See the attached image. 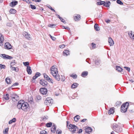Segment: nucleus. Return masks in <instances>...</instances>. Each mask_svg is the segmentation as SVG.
Wrapping results in <instances>:
<instances>
[{
    "label": "nucleus",
    "instance_id": "nucleus-63",
    "mask_svg": "<svg viewBox=\"0 0 134 134\" xmlns=\"http://www.w3.org/2000/svg\"><path fill=\"white\" fill-rule=\"evenodd\" d=\"M10 68H11V69L12 70H15L16 68L15 67L12 66V67H10Z\"/></svg>",
    "mask_w": 134,
    "mask_h": 134
},
{
    "label": "nucleus",
    "instance_id": "nucleus-33",
    "mask_svg": "<svg viewBox=\"0 0 134 134\" xmlns=\"http://www.w3.org/2000/svg\"><path fill=\"white\" fill-rule=\"evenodd\" d=\"M5 81L8 84H10L11 83L10 79V78L7 77L5 79Z\"/></svg>",
    "mask_w": 134,
    "mask_h": 134
},
{
    "label": "nucleus",
    "instance_id": "nucleus-37",
    "mask_svg": "<svg viewBox=\"0 0 134 134\" xmlns=\"http://www.w3.org/2000/svg\"><path fill=\"white\" fill-rule=\"evenodd\" d=\"M3 98L5 100H8L9 99V94H7L5 95H4L3 97Z\"/></svg>",
    "mask_w": 134,
    "mask_h": 134
},
{
    "label": "nucleus",
    "instance_id": "nucleus-3",
    "mask_svg": "<svg viewBox=\"0 0 134 134\" xmlns=\"http://www.w3.org/2000/svg\"><path fill=\"white\" fill-rule=\"evenodd\" d=\"M69 130L72 133L75 132L77 129V127L74 125L70 124L68 127Z\"/></svg>",
    "mask_w": 134,
    "mask_h": 134
},
{
    "label": "nucleus",
    "instance_id": "nucleus-5",
    "mask_svg": "<svg viewBox=\"0 0 134 134\" xmlns=\"http://www.w3.org/2000/svg\"><path fill=\"white\" fill-rule=\"evenodd\" d=\"M51 73L56 80L58 81H60V76L58 74H57V72H51Z\"/></svg>",
    "mask_w": 134,
    "mask_h": 134
},
{
    "label": "nucleus",
    "instance_id": "nucleus-7",
    "mask_svg": "<svg viewBox=\"0 0 134 134\" xmlns=\"http://www.w3.org/2000/svg\"><path fill=\"white\" fill-rule=\"evenodd\" d=\"M5 48L6 49L9 50L12 48V46L9 42H6L5 43L4 45Z\"/></svg>",
    "mask_w": 134,
    "mask_h": 134
},
{
    "label": "nucleus",
    "instance_id": "nucleus-9",
    "mask_svg": "<svg viewBox=\"0 0 134 134\" xmlns=\"http://www.w3.org/2000/svg\"><path fill=\"white\" fill-rule=\"evenodd\" d=\"M40 83L43 86L45 87H46L48 85V83L44 80H41Z\"/></svg>",
    "mask_w": 134,
    "mask_h": 134
},
{
    "label": "nucleus",
    "instance_id": "nucleus-16",
    "mask_svg": "<svg viewBox=\"0 0 134 134\" xmlns=\"http://www.w3.org/2000/svg\"><path fill=\"white\" fill-rule=\"evenodd\" d=\"M26 71L30 75L31 74L32 71L30 66H27L26 68Z\"/></svg>",
    "mask_w": 134,
    "mask_h": 134
},
{
    "label": "nucleus",
    "instance_id": "nucleus-34",
    "mask_svg": "<svg viewBox=\"0 0 134 134\" xmlns=\"http://www.w3.org/2000/svg\"><path fill=\"white\" fill-rule=\"evenodd\" d=\"M110 3L109 1H108V2L106 3L104 2V4L103 6H105L107 7H109L110 5Z\"/></svg>",
    "mask_w": 134,
    "mask_h": 134
},
{
    "label": "nucleus",
    "instance_id": "nucleus-1",
    "mask_svg": "<svg viewBox=\"0 0 134 134\" xmlns=\"http://www.w3.org/2000/svg\"><path fill=\"white\" fill-rule=\"evenodd\" d=\"M28 104L25 103L23 100H20L18 102L17 105V107L19 109H22L24 111L27 110Z\"/></svg>",
    "mask_w": 134,
    "mask_h": 134
},
{
    "label": "nucleus",
    "instance_id": "nucleus-12",
    "mask_svg": "<svg viewBox=\"0 0 134 134\" xmlns=\"http://www.w3.org/2000/svg\"><path fill=\"white\" fill-rule=\"evenodd\" d=\"M113 130L118 133H119L122 131V129L120 126L119 125L116 129H115Z\"/></svg>",
    "mask_w": 134,
    "mask_h": 134
},
{
    "label": "nucleus",
    "instance_id": "nucleus-47",
    "mask_svg": "<svg viewBox=\"0 0 134 134\" xmlns=\"http://www.w3.org/2000/svg\"><path fill=\"white\" fill-rule=\"evenodd\" d=\"M30 7L32 9H36V7L34 5H33L32 4L30 5Z\"/></svg>",
    "mask_w": 134,
    "mask_h": 134
},
{
    "label": "nucleus",
    "instance_id": "nucleus-35",
    "mask_svg": "<svg viewBox=\"0 0 134 134\" xmlns=\"http://www.w3.org/2000/svg\"><path fill=\"white\" fill-rule=\"evenodd\" d=\"M9 12L11 14H14L16 12V10L14 9H12L10 10Z\"/></svg>",
    "mask_w": 134,
    "mask_h": 134
},
{
    "label": "nucleus",
    "instance_id": "nucleus-40",
    "mask_svg": "<svg viewBox=\"0 0 134 134\" xmlns=\"http://www.w3.org/2000/svg\"><path fill=\"white\" fill-rule=\"evenodd\" d=\"M16 63V62H15V60H13L12 62L10 63V67H12V66L15 65Z\"/></svg>",
    "mask_w": 134,
    "mask_h": 134
},
{
    "label": "nucleus",
    "instance_id": "nucleus-59",
    "mask_svg": "<svg viewBox=\"0 0 134 134\" xmlns=\"http://www.w3.org/2000/svg\"><path fill=\"white\" fill-rule=\"evenodd\" d=\"M65 45L64 44H62L61 45H60L59 46V47L61 48H63L64 47Z\"/></svg>",
    "mask_w": 134,
    "mask_h": 134
},
{
    "label": "nucleus",
    "instance_id": "nucleus-58",
    "mask_svg": "<svg viewBox=\"0 0 134 134\" xmlns=\"http://www.w3.org/2000/svg\"><path fill=\"white\" fill-rule=\"evenodd\" d=\"M60 19V20H61L62 22L64 23V24L66 23V22L65 21L64 19H63L62 18V19Z\"/></svg>",
    "mask_w": 134,
    "mask_h": 134
},
{
    "label": "nucleus",
    "instance_id": "nucleus-43",
    "mask_svg": "<svg viewBox=\"0 0 134 134\" xmlns=\"http://www.w3.org/2000/svg\"><path fill=\"white\" fill-rule=\"evenodd\" d=\"M52 125V123L51 122H49L47 123L46 124V126L47 127H50Z\"/></svg>",
    "mask_w": 134,
    "mask_h": 134
},
{
    "label": "nucleus",
    "instance_id": "nucleus-46",
    "mask_svg": "<svg viewBox=\"0 0 134 134\" xmlns=\"http://www.w3.org/2000/svg\"><path fill=\"white\" fill-rule=\"evenodd\" d=\"M100 63V60H99L97 59L95 61V64L97 65H99Z\"/></svg>",
    "mask_w": 134,
    "mask_h": 134
},
{
    "label": "nucleus",
    "instance_id": "nucleus-62",
    "mask_svg": "<svg viewBox=\"0 0 134 134\" xmlns=\"http://www.w3.org/2000/svg\"><path fill=\"white\" fill-rule=\"evenodd\" d=\"M87 120V119H83L81 121V122H85V121H86V120Z\"/></svg>",
    "mask_w": 134,
    "mask_h": 134
},
{
    "label": "nucleus",
    "instance_id": "nucleus-17",
    "mask_svg": "<svg viewBox=\"0 0 134 134\" xmlns=\"http://www.w3.org/2000/svg\"><path fill=\"white\" fill-rule=\"evenodd\" d=\"M86 132H91L92 131V129L91 127H87L85 129Z\"/></svg>",
    "mask_w": 134,
    "mask_h": 134
},
{
    "label": "nucleus",
    "instance_id": "nucleus-45",
    "mask_svg": "<svg viewBox=\"0 0 134 134\" xmlns=\"http://www.w3.org/2000/svg\"><path fill=\"white\" fill-rule=\"evenodd\" d=\"M116 2L117 3L122 5L123 4V3L120 0H117L116 1Z\"/></svg>",
    "mask_w": 134,
    "mask_h": 134
},
{
    "label": "nucleus",
    "instance_id": "nucleus-26",
    "mask_svg": "<svg viewBox=\"0 0 134 134\" xmlns=\"http://www.w3.org/2000/svg\"><path fill=\"white\" fill-rule=\"evenodd\" d=\"M56 129V127L55 125H53L52 129L51 130V132H52L54 133L55 132Z\"/></svg>",
    "mask_w": 134,
    "mask_h": 134
},
{
    "label": "nucleus",
    "instance_id": "nucleus-19",
    "mask_svg": "<svg viewBox=\"0 0 134 134\" xmlns=\"http://www.w3.org/2000/svg\"><path fill=\"white\" fill-rule=\"evenodd\" d=\"M14 98H15V99H16V100H18L19 99L18 96L16 94L14 95L12 97V100L14 102H15V99H14Z\"/></svg>",
    "mask_w": 134,
    "mask_h": 134
},
{
    "label": "nucleus",
    "instance_id": "nucleus-50",
    "mask_svg": "<svg viewBox=\"0 0 134 134\" xmlns=\"http://www.w3.org/2000/svg\"><path fill=\"white\" fill-rule=\"evenodd\" d=\"M40 134H47V132L45 130H43L40 132Z\"/></svg>",
    "mask_w": 134,
    "mask_h": 134
},
{
    "label": "nucleus",
    "instance_id": "nucleus-48",
    "mask_svg": "<svg viewBox=\"0 0 134 134\" xmlns=\"http://www.w3.org/2000/svg\"><path fill=\"white\" fill-rule=\"evenodd\" d=\"M70 76L72 77L74 79H76L77 77V75L76 74L74 75V74H72Z\"/></svg>",
    "mask_w": 134,
    "mask_h": 134
},
{
    "label": "nucleus",
    "instance_id": "nucleus-55",
    "mask_svg": "<svg viewBox=\"0 0 134 134\" xmlns=\"http://www.w3.org/2000/svg\"><path fill=\"white\" fill-rule=\"evenodd\" d=\"M63 29H67L68 30H70V28L68 27H67V26L65 27L64 26H63Z\"/></svg>",
    "mask_w": 134,
    "mask_h": 134
},
{
    "label": "nucleus",
    "instance_id": "nucleus-39",
    "mask_svg": "<svg viewBox=\"0 0 134 134\" xmlns=\"http://www.w3.org/2000/svg\"><path fill=\"white\" fill-rule=\"evenodd\" d=\"M104 3V1H100L97 3V5H103Z\"/></svg>",
    "mask_w": 134,
    "mask_h": 134
},
{
    "label": "nucleus",
    "instance_id": "nucleus-24",
    "mask_svg": "<svg viewBox=\"0 0 134 134\" xmlns=\"http://www.w3.org/2000/svg\"><path fill=\"white\" fill-rule=\"evenodd\" d=\"M88 74V72L87 71H84L82 72L81 76L83 77H85Z\"/></svg>",
    "mask_w": 134,
    "mask_h": 134
},
{
    "label": "nucleus",
    "instance_id": "nucleus-56",
    "mask_svg": "<svg viewBox=\"0 0 134 134\" xmlns=\"http://www.w3.org/2000/svg\"><path fill=\"white\" fill-rule=\"evenodd\" d=\"M48 7L50 9L52 10L53 11V12H55V10L54 9H53L52 8V7H51V6L49 5V6H48Z\"/></svg>",
    "mask_w": 134,
    "mask_h": 134
},
{
    "label": "nucleus",
    "instance_id": "nucleus-41",
    "mask_svg": "<svg viewBox=\"0 0 134 134\" xmlns=\"http://www.w3.org/2000/svg\"><path fill=\"white\" fill-rule=\"evenodd\" d=\"M23 64L24 66H27H27H29V62H24L23 63Z\"/></svg>",
    "mask_w": 134,
    "mask_h": 134
},
{
    "label": "nucleus",
    "instance_id": "nucleus-15",
    "mask_svg": "<svg viewBox=\"0 0 134 134\" xmlns=\"http://www.w3.org/2000/svg\"><path fill=\"white\" fill-rule=\"evenodd\" d=\"M108 41L109 44L110 46H113L114 45V41L111 37L109 38Z\"/></svg>",
    "mask_w": 134,
    "mask_h": 134
},
{
    "label": "nucleus",
    "instance_id": "nucleus-25",
    "mask_svg": "<svg viewBox=\"0 0 134 134\" xmlns=\"http://www.w3.org/2000/svg\"><path fill=\"white\" fill-rule=\"evenodd\" d=\"M96 45L94 43H92L91 44L90 46V48L91 49H93L96 48Z\"/></svg>",
    "mask_w": 134,
    "mask_h": 134
},
{
    "label": "nucleus",
    "instance_id": "nucleus-22",
    "mask_svg": "<svg viewBox=\"0 0 134 134\" xmlns=\"http://www.w3.org/2000/svg\"><path fill=\"white\" fill-rule=\"evenodd\" d=\"M41 75V74L40 72H37L36 73L35 75L33 76V79L34 80L37 78L38 76Z\"/></svg>",
    "mask_w": 134,
    "mask_h": 134
},
{
    "label": "nucleus",
    "instance_id": "nucleus-4",
    "mask_svg": "<svg viewBox=\"0 0 134 134\" xmlns=\"http://www.w3.org/2000/svg\"><path fill=\"white\" fill-rule=\"evenodd\" d=\"M53 100L51 97L47 98L44 101V103L46 105L50 106L52 105L53 103Z\"/></svg>",
    "mask_w": 134,
    "mask_h": 134
},
{
    "label": "nucleus",
    "instance_id": "nucleus-11",
    "mask_svg": "<svg viewBox=\"0 0 134 134\" xmlns=\"http://www.w3.org/2000/svg\"><path fill=\"white\" fill-rule=\"evenodd\" d=\"M18 4V2L16 1H14L10 3V6L12 7H13L15 5H17Z\"/></svg>",
    "mask_w": 134,
    "mask_h": 134
},
{
    "label": "nucleus",
    "instance_id": "nucleus-27",
    "mask_svg": "<svg viewBox=\"0 0 134 134\" xmlns=\"http://www.w3.org/2000/svg\"><path fill=\"white\" fill-rule=\"evenodd\" d=\"M114 108H112L109 110L108 114H109L110 115L113 114L114 112Z\"/></svg>",
    "mask_w": 134,
    "mask_h": 134
},
{
    "label": "nucleus",
    "instance_id": "nucleus-8",
    "mask_svg": "<svg viewBox=\"0 0 134 134\" xmlns=\"http://www.w3.org/2000/svg\"><path fill=\"white\" fill-rule=\"evenodd\" d=\"M40 91V93L43 94H46L47 93V90L45 88H41Z\"/></svg>",
    "mask_w": 134,
    "mask_h": 134
},
{
    "label": "nucleus",
    "instance_id": "nucleus-60",
    "mask_svg": "<svg viewBox=\"0 0 134 134\" xmlns=\"http://www.w3.org/2000/svg\"><path fill=\"white\" fill-rule=\"evenodd\" d=\"M19 84L18 83V82H16L14 83L12 86H17Z\"/></svg>",
    "mask_w": 134,
    "mask_h": 134
},
{
    "label": "nucleus",
    "instance_id": "nucleus-54",
    "mask_svg": "<svg viewBox=\"0 0 134 134\" xmlns=\"http://www.w3.org/2000/svg\"><path fill=\"white\" fill-rule=\"evenodd\" d=\"M124 68L126 70H127L129 72L130 71V69L129 67L125 66V67H124Z\"/></svg>",
    "mask_w": 134,
    "mask_h": 134
},
{
    "label": "nucleus",
    "instance_id": "nucleus-6",
    "mask_svg": "<svg viewBox=\"0 0 134 134\" xmlns=\"http://www.w3.org/2000/svg\"><path fill=\"white\" fill-rule=\"evenodd\" d=\"M0 56L4 59H12L13 58V57L5 54H1Z\"/></svg>",
    "mask_w": 134,
    "mask_h": 134
},
{
    "label": "nucleus",
    "instance_id": "nucleus-42",
    "mask_svg": "<svg viewBox=\"0 0 134 134\" xmlns=\"http://www.w3.org/2000/svg\"><path fill=\"white\" fill-rule=\"evenodd\" d=\"M5 65L0 64V69L1 70L2 69H5Z\"/></svg>",
    "mask_w": 134,
    "mask_h": 134
},
{
    "label": "nucleus",
    "instance_id": "nucleus-44",
    "mask_svg": "<svg viewBox=\"0 0 134 134\" xmlns=\"http://www.w3.org/2000/svg\"><path fill=\"white\" fill-rule=\"evenodd\" d=\"M62 131L59 129H58L56 131V133L58 134H61Z\"/></svg>",
    "mask_w": 134,
    "mask_h": 134
},
{
    "label": "nucleus",
    "instance_id": "nucleus-31",
    "mask_svg": "<svg viewBox=\"0 0 134 134\" xmlns=\"http://www.w3.org/2000/svg\"><path fill=\"white\" fill-rule=\"evenodd\" d=\"M41 97L40 95H38L36 96V101L37 102H39L41 99Z\"/></svg>",
    "mask_w": 134,
    "mask_h": 134
},
{
    "label": "nucleus",
    "instance_id": "nucleus-20",
    "mask_svg": "<svg viewBox=\"0 0 134 134\" xmlns=\"http://www.w3.org/2000/svg\"><path fill=\"white\" fill-rule=\"evenodd\" d=\"M70 51L69 50H64L63 52V55L66 56L69 55Z\"/></svg>",
    "mask_w": 134,
    "mask_h": 134
},
{
    "label": "nucleus",
    "instance_id": "nucleus-14",
    "mask_svg": "<svg viewBox=\"0 0 134 134\" xmlns=\"http://www.w3.org/2000/svg\"><path fill=\"white\" fill-rule=\"evenodd\" d=\"M74 19L75 21H78L80 19V16L79 14H75L74 15Z\"/></svg>",
    "mask_w": 134,
    "mask_h": 134
},
{
    "label": "nucleus",
    "instance_id": "nucleus-10",
    "mask_svg": "<svg viewBox=\"0 0 134 134\" xmlns=\"http://www.w3.org/2000/svg\"><path fill=\"white\" fill-rule=\"evenodd\" d=\"M23 35L25 38L28 39L30 40L31 38L30 35L28 34L26 32H24L23 34Z\"/></svg>",
    "mask_w": 134,
    "mask_h": 134
},
{
    "label": "nucleus",
    "instance_id": "nucleus-13",
    "mask_svg": "<svg viewBox=\"0 0 134 134\" xmlns=\"http://www.w3.org/2000/svg\"><path fill=\"white\" fill-rule=\"evenodd\" d=\"M4 40L3 36L1 34H0V45L1 46L3 45V42Z\"/></svg>",
    "mask_w": 134,
    "mask_h": 134
},
{
    "label": "nucleus",
    "instance_id": "nucleus-32",
    "mask_svg": "<svg viewBox=\"0 0 134 134\" xmlns=\"http://www.w3.org/2000/svg\"><path fill=\"white\" fill-rule=\"evenodd\" d=\"M16 119L15 118H14L9 121V124H11L13 122H15L16 121Z\"/></svg>",
    "mask_w": 134,
    "mask_h": 134
},
{
    "label": "nucleus",
    "instance_id": "nucleus-53",
    "mask_svg": "<svg viewBox=\"0 0 134 134\" xmlns=\"http://www.w3.org/2000/svg\"><path fill=\"white\" fill-rule=\"evenodd\" d=\"M121 103V102L120 101H118L116 103V106L120 105Z\"/></svg>",
    "mask_w": 134,
    "mask_h": 134
},
{
    "label": "nucleus",
    "instance_id": "nucleus-64",
    "mask_svg": "<svg viewBox=\"0 0 134 134\" xmlns=\"http://www.w3.org/2000/svg\"><path fill=\"white\" fill-rule=\"evenodd\" d=\"M51 38L53 41H55L56 40V38L55 37L53 36H52V38Z\"/></svg>",
    "mask_w": 134,
    "mask_h": 134
},
{
    "label": "nucleus",
    "instance_id": "nucleus-21",
    "mask_svg": "<svg viewBox=\"0 0 134 134\" xmlns=\"http://www.w3.org/2000/svg\"><path fill=\"white\" fill-rule=\"evenodd\" d=\"M128 35L132 39L134 40V34L132 35V31H131L128 32Z\"/></svg>",
    "mask_w": 134,
    "mask_h": 134
},
{
    "label": "nucleus",
    "instance_id": "nucleus-2",
    "mask_svg": "<svg viewBox=\"0 0 134 134\" xmlns=\"http://www.w3.org/2000/svg\"><path fill=\"white\" fill-rule=\"evenodd\" d=\"M129 105V103L128 102L124 103L121 105V111L122 113H125L127 110L128 106Z\"/></svg>",
    "mask_w": 134,
    "mask_h": 134
},
{
    "label": "nucleus",
    "instance_id": "nucleus-52",
    "mask_svg": "<svg viewBox=\"0 0 134 134\" xmlns=\"http://www.w3.org/2000/svg\"><path fill=\"white\" fill-rule=\"evenodd\" d=\"M48 81L50 82L51 83L53 84L54 83V81L53 80H52V79L50 78L49 79Z\"/></svg>",
    "mask_w": 134,
    "mask_h": 134
},
{
    "label": "nucleus",
    "instance_id": "nucleus-29",
    "mask_svg": "<svg viewBox=\"0 0 134 134\" xmlns=\"http://www.w3.org/2000/svg\"><path fill=\"white\" fill-rule=\"evenodd\" d=\"M78 85L79 84L78 83H74L71 85V88L72 89L76 88Z\"/></svg>",
    "mask_w": 134,
    "mask_h": 134
},
{
    "label": "nucleus",
    "instance_id": "nucleus-61",
    "mask_svg": "<svg viewBox=\"0 0 134 134\" xmlns=\"http://www.w3.org/2000/svg\"><path fill=\"white\" fill-rule=\"evenodd\" d=\"M82 129H80L77 132V133H80L82 132Z\"/></svg>",
    "mask_w": 134,
    "mask_h": 134
},
{
    "label": "nucleus",
    "instance_id": "nucleus-28",
    "mask_svg": "<svg viewBox=\"0 0 134 134\" xmlns=\"http://www.w3.org/2000/svg\"><path fill=\"white\" fill-rule=\"evenodd\" d=\"M116 70L119 72L123 70L122 69L120 66H116Z\"/></svg>",
    "mask_w": 134,
    "mask_h": 134
},
{
    "label": "nucleus",
    "instance_id": "nucleus-36",
    "mask_svg": "<svg viewBox=\"0 0 134 134\" xmlns=\"http://www.w3.org/2000/svg\"><path fill=\"white\" fill-rule=\"evenodd\" d=\"M74 119L75 121L77 122L80 119V116L79 115H77L74 117Z\"/></svg>",
    "mask_w": 134,
    "mask_h": 134
},
{
    "label": "nucleus",
    "instance_id": "nucleus-23",
    "mask_svg": "<svg viewBox=\"0 0 134 134\" xmlns=\"http://www.w3.org/2000/svg\"><path fill=\"white\" fill-rule=\"evenodd\" d=\"M51 72H57L58 73V72L57 71V69L54 66H53L52 67L51 69Z\"/></svg>",
    "mask_w": 134,
    "mask_h": 134
},
{
    "label": "nucleus",
    "instance_id": "nucleus-57",
    "mask_svg": "<svg viewBox=\"0 0 134 134\" xmlns=\"http://www.w3.org/2000/svg\"><path fill=\"white\" fill-rule=\"evenodd\" d=\"M55 26V24H50L49 25V27H50L52 28H53V26Z\"/></svg>",
    "mask_w": 134,
    "mask_h": 134
},
{
    "label": "nucleus",
    "instance_id": "nucleus-38",
    "mask_svg": "<svg viewBox=\"0 0 134 134\" xmlns=\"http://www.w3.org/2000/svg\"><path fill=\"white\" fill-rule=\"evenodd\" d=\"M43 75L45 79L47 80H48L50 78L46 73L44 74Z\"/></svg>",
    "mask_w": 134,
    "mask_h": 134
},
{
    "label": "nucleus",
    "instance_id": "nucleus-49",
    "mask_svg": "<svg viewBox=\"0 0 134 134\" xmlns=\"http://www.w3.org/2000/svg\"><path fill=\"white\" fill-rule=\"evenodd\" d=\"M8 131V129L6 128L5 129L4 131H3V133L4 134H7Z\"/></svg>",
    "mask_w": 134,
    "mask_h": 134
},
{
    "label": "nucleus",
    "instance_id": "nucleus-51",
    "mask_svg": "<svg viewBox=\"0 0 134 134\" xmlns=\"http://www.w3.org/2000/svg\"><path fill=\"white\" fill-rule=\"evenodd\" d=\"M61 80L62 81H64L65 80V78L64 76L61 75Z\"/></svg>",
    "mask_w": 134,
    "mask_h": 134
},
{
    "label": "nucleus",
    "instance_id": "nucleus-18",
    "mask_svg": "<svg viewBox=\"0 0 134 134\" xmlns=\"http://www.w3.org/2000/svg\"><path fill=\"white\" fill-rule=\"evenodd\" d=\"M119 125H118L116 124L113 123L111 124V127L113 130H114V129H116Z\"/></svg>",
    "mask_w": 134,
    "mask_h": 134
},
{
    "label": "nucleus",
    "instance_id": "nucleus-30",
    "mask_svg": "<svg viewBox=\"0 0 134 134\" xmlns=\"http://www.w3.org/2000/svg\"><path fill=\"white\" fill-rule=\"evenodd\" d=\"M94 27L96 31H98L100 29H99V28L98 27V25L97 24H96L94 25Z\"/></svg>",
    "mask_w": 134,
    "mask_h": 134
}]
</instances>
